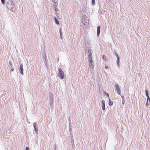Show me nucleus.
Returning <instances> with one entry per match:
<instances>
[{
  "mask_svg": "<svg viewBox=\"0 0 150 150\" xmlns=\"http://www.w3.org/2000/svg\"><path fill=\"white\" fill-rule=\"evenodd\" d=\"M59 32L60 36H62V29L61 28H59Z\"/></svg>",
  "mask_w": 150,
  "mask_h": 150,
  "instance_id": "nucleus-20",
  "label": "nucleus"
},
{
  "mask_svg": "<svg viewBox=\"0 0 150 150\" xmlns=\"http://www.w3.org/2000/svg\"><path fill=\"white\" fill-rule=\"evenodd\" d=\"M50 104H51V105L52 104V103H50Z\"/></svg>",
  "mask_w": 150,
  "mask_h": 150,
  "instance_id": "nucleus-38",
  "label": "nucleus"
},
{
  "mask_svg": "<svg viewBox=\"0 0 150 150\" xmlns=\"http://www.w3.org/2000/svg\"><path fill=\"white\" fill-rule=\"evenodd\" d=\"M108 104L109 106H111L113 104V101L111 100L110 99H109Z\"/></svg>",
  "mask_w": 150,
  "mask_h": 150,
  "instance_id": "nucleus-14",
  "label": "nucleus"
},
{
  "mask_svg": "<svg viewBox=\"0 0 150 150\" xmlns=\"http://www.w3.org/2000/svg\"><path fill=\"white\" fill-rule=\"evenodd\" d=\"M91 3L93 5H94L95 4V0H92Z\"/></svg>",
  "mask_w": 150,
  "mask_h": 150,
  "instance_id": "nucleus-21",
  "label": "nucleus"
},
{
  "mask_svg": "<svg viewBox=\"0 0 150 150\" xmlns=\"http://www.w3.org/2000/svg\"><path fill=\"white\" fill-rule=\"evenodd\" d=\"M105 69H108V67L107 66H105Z\"/></svg>",
  "mask_w": 150,
  "mask_h": 150,
  "instance_id": "nucleus-32",
  "label": "nucleus"
},
{
  "mask_svg": "<svg viewBox=\"0 0 150 150\" xmlns=\"http://www.w3.org/2000/svg\"><path fill=\"white\" fill-rule=\"evenodd\" d=\"M125 101L124 100H122V104L123 105L124 104V103H125Z\"/></svg>",
  "mask_w": 150,
  "mask_h": 150,
  "instance_id": "nucleus-29",
  "label": "nucleus"
},
{
  "mask_svg": "<svg viewBox=\"0 0 150 150\" xmlns=\"http://www.w3.org/2000/svg\"><path fill=\"white\" fill-rule=\"evenodd\" d=\"M60 36V38L62 39V36Z\"/></svg>",
  "mask_w": 150,
  "mask_h": 150,
  "instance_id": "nucleus-35",
  "label": "nucleus"
},
{
  "mask_svg": "<svg viewBox=\"0 0 150 150\" xmlns=\"http://www.w3.org/2000/svg\"><path fill=\"white\" fill-rule=\"evenodd\" d=\"M115 55L117 57H117L118 58H120L119 57V56H118L117 54V53L116 52H115Z\"/></svg>",
  "mask_w": 150,
  "mask_h": 150,
  "instance_id": "nucleus-24",
  "label": "nucleus"
},
{
  "mask_svg": "<svg viewBox=\"0 0 150 150\" xmlns=\"http://www.w3.org/2000/svg\"><path fill=\"white\" fill-rule=\"evenodd\" d=\"M145 93L146 96L147 97V99L148 101H149V102H150V98L149 95V93L148 90L146 89L145 91Z\"/></svg>",
  "mask_w": 150,
  "mask_h": 150,
  "instance_id": "nucleus-8",
  "label": "nucleus"
},
{
  "mask_svg": "<svg viewBox=\"0 0 150 150\" xmlns=\"http://www.w3.org/2000/svg\"><path fill=\"white\" fill-rule=\"evenodd\" d=\"M120 58H117V66L118 67H120Z\"/></svg>",
  "mask_w": 150,
  "mask_h": 150,
  "instance_id": "nucleus-11",
  "label": "nucleus"
},
{
  "mask_svg": "<svg viewBox=\"0 0 150 150\" xmlns=\"http://www.w3.org/2000/svg\"><path fill=\"white\" fill-rule=\"evenodd\" d=\"M105 101L103 100H102L101 101V103L102 104V110H105Z\"/></svg>",
  "mask_w": 150,
  "mask_h": 150,
  "instance_id": "nucleus-7",
  "label": "nucleus"
},
{
  "mask_svg": "<svg viewBox=\"0 0 150 150\" xmlns=\"http://www.w3.org/2000/svg\"><path fill=\"white\" fill-rule=\"evenodd\" d=\"M69 130L70 132V135H71L72 134V133H71V131L72 130V129L71 128H69Z\"/></svg>",
  "mask_w": 150,
  "mask_h": 150,
  "instance_id": "nucleus-22",
  "label": "nucleus"
},
{
  "mask_svg": "<svg viewBox=\"0 0 150 150\" xmlns=\"http://www.w3.org/2000/svg\"><path fill=\"white\" fill-rule=\"evenodd\" d=\"M58 72L57 74L58 77L61 79H63L64 78V74L62 70L60 68L58 69Z\"/></svg>",
  "mask_w": 150,
  "mask_h": 150,
  "instance_id": "nucleus-2",
  "label": "nucleus"
},
{
  "mask_svg": "<svg viewBox=\"0 0 150 150\" xmlns=\"http://www.w3.org/2000/svg\"><path fill=\"white\" fill-rule=\"evenodd\" d=\"M19 70L20 73L22 75H23V69L22 63H21L20 64Z\"/></svg>",
  "mask_w": 150,
  "mask_h": 150,
  "instance_id": "nucleus-5",
  "label": "nucleus"
},
{
  "mask_svg": "<svg viewBox=\"0 0 150 150\" xmlns=\"http://www.w3.org/2000/svg\"><path fill=\"white\" fill-rule=\"evenodd\" d=\"M115 90H116L117 92V94L118 95H120L121 91L119 85L117 84H115Z\"/></svg>",
  "mask_w": 150,
  "mask_h": 150,
  "instance_id": "nucleus-4",
  "label": "nucleus"
},
{
  "mask_svg": "<svg viewBox=\"0 0 150 150\" xmlns=\"http://www.w3.org/2000/svg\"><path fill=\"white\" fill-rule=\"evenodd\" d=\"M121 97L122 98V100H124L125 98L123 96H121Z\"/></svg>",
  "mask_w": 150,
  "mask_h": 150,
  "instance_id": "nucleus-31",
  "label": "nucleus"
},
{
  "mask_svg": "<svg viewBox=\"0 0 150 150\" xmlns=\"http://www.w3.org/2000/svg\"><path fill=\"white\" fill-rule=\"evenodd\" d=\"M148 101H148V100H147V102L146 103V106L148 105H149Z\"/></svg>",
  "mask_w": 150,
  "mask_h": 150,
  "instance_id": "nucleus-28",
  "label": "nucleus"
},
{
  "mask_svg": "<svg viewBox=\"0 0 150 150\" xmlns=\"http://www.w3.org/2000/svg\"><path fill=\"white\" fill-rule=\"evenodd\" d=\"M104 93L105 95L108 98L109 97V95L108 93L105 91H104Z\"/></svg>",
  "mask_w": 150,
  "mask_h": 150,
  "instance_id": "nucleus-19",
  "label": "nucleus"
},
{
  "mask_svg": "<svg viewBox=\"0 0 150 150\" xmlns=\"http://www.w3.org/2000/svg\"><path fill=\"white\" fill-rule=\"evenodd\" d=\"M43 58H44V59H45H45H47V57H46V55L45 53V55H43Z\"/></svg>",
  "mask_w": 150,
  "mask_h": 150,
  "instance_id": "nucleus-23",
  "label": "nucleus"
},
{
  "mask_svg": "<svg viewBox=\"0 0 150 150\" xmlns=\"http://www.w3.org/2000/svg\"><path fill=\"white\" fill-rule=\"evenodd\" d=\"M54 20L55 23L56 24H57V25L59 24V21L56 18H54Z\"/></svg>",
  "mask_w": 150,
  "mask_h": 150,
  "instance_id": "nucleus-16",
  "label": "nucleus"
},
{
  "mask_svg": "<svg viewBox=\"0 0 150 150\" xmlns=\"http://www.w3.org/2000/svg\"><path fill=\"white\" fill-rule=\"evenodd\" d=\"M50 104H51V105L52 104V103H50Z\"/></svg>",
  "mask_w": 150,
  "mask_h": 150,
  "instance_id": "nucleus-39",
  "label": "nucleus"
},
{
  "mask_svg": "<svg viewBox=\"0 0 150 150\" xmlns=\"http://www.w3.org/2000/svg\"><path fill=\"white\" fill-rule=\"evenodd\" d=\"M147 113H148V114H149V112H148H148H147Z\"/></svg>",
  "mask_w": 150,
  "mask_h": 150,
  "instance_id": "nucleus-37",
  "label": "nucleus"
},
{
  "mask_svg": "<svg viewBox=\"0 0 150 150\" xmlns=\"http://www.w3.org/2000/svg\"><path fill=\"white\" fill-rule=\"evenodd\" d=\"M85 17L87 18L86 16H84L82 22V23L84 24V26H85V27L86 26L87 27L89 25L88 20V19H86Z\"/></svg>",
  "mask_w": 150,
  "mask_h": 150,
  "instance_id": "nucleus-3",
  "label": "nucleus"
},
{
  "mask_svg": "<svg viewBox=\"0 0 150 150\" xmlns=\"http://www.w3.org/2000/svg\"><path fill=\"white\" fill-rule=\"evenodd\" d=\"M1 2L3 4H4L5 0H1Z\"/></svg>",
  "mask_w": 150,
  "mask_h": 150,
  "instance_id": "nucleus-26",
  "label": "nucleus"
},
{
  "mask_svg": "<svg viewBox=\"0 0 150 150\" xmlns=\"http://www.w3.org/2000/svg\"><path fill=\"white\" fill-rule=\"evenodd\" d=\"M71 128V127L70 125V124H69V128Z\"/></svg>",
  "mask_w": 150,
  "mask_h": 150,
  "instance_id": "nucleus-33",
  "label": "nucleus"
},
{
  "mask_svg": "<svg viewBox=\"0 0 150 150\" xmlns=\"http://www.w3.org/2000/svg\"><path fill=\"white\" fill-rule=\"evenodd\" d=\"M54 6H55V7H57V5H54Z\"/></svg>",
  "mask_w": 150,
  "mask_h": 150,
  "instance_id": "nucleus-36",
  "label": "nucleus"
},
{
  "mask_svg": "<svg viewBox=\"0 0 150 150\" xmlns=\"http://www.w3.org/2000/svg\"><path fill=\"white\" fill-rule=\"evenodd\" d=\"M100 26H98L97 28V35L98 37L100 33Z\"/></svg>",
  "mask_w": 150,
  "mask_h": 150,
  "instance_id": "nucleus-10",
  "label": "nucleus"
},
{
  "mask_svg": "<svg viewBox=\"0 0 150 150\" xmlns=\"http://www.w3.org/2000/svg\"><path fill=\"white\" fill-rule=\"evenodd\" d=\"M89 65L90 68L92 69H94V65H93V63H89Z\"/></svg>",
  "mask_w": 150,
  "mask_h": 150,
  "instance_id": "nucleus-13",
  "label": "nucleus"
},
{
  "mask_svg": "<svg viewBox=\"0 0 150 150\" xmlns=\"http://www.w3.org/2000/svg\"><path fill=\"white\" fill-rule=\"evenodd\" d=\"M102 58L103 59H105V56L104 55H103L102 56Z\"/></svg>",
  "mask_w": 150,
  "mask_h": 150,
  "instance_id": "nucleus-25",
  "label": "nucleus"
},
{
  "mask_svg": "<svg viewBox=\"0 0 150 150\" xmlns=\"http://www.w3.org/2000/svg\"><path fill=\"white\" fill-rule=\"evenodd\" d=\"M55 12H57V11H58V10L57 9L56 7H55Z\"/></svg>",
  "mask_w": 150,
  "mask_h": 150,
  "instance_id": "nucleus-27",
  "label": "nucleus"
},
{
  "mask_svg": "<svg viewBox=\"0 0 150 150\" xmlns=\"http://www.w3.org/2000/svg\"><path fill=\"white\" fill-rule=\"evenodd\" d=\"M71 135V144L72 145H73L74 144V140L73 139V137L72 135Z\"/></svg>",
  "mask_w": 150,
  "mask_h": 150,
  "instance_id": "nucleus-15",
  "label": "nucleus"
},
{
  "mask_svg": "<svg viewBox=\"0 0 150 150\" xmlns=\"http://www.w3.org/2000/svg\"><path fill=\"white\" fill-rule=\"evenodd\" d=\"M9 65H10V66L9 67L10 68V69H11V71H12L14 70V69H13L12 68V62L11 61H10L9 62Z\"/></svg>",
  "mask_w": 150,
  "mask_h": 150,
  "instance_id": "nucleus-12",
  "label": "nucleus"
},
{
  "mask_svg": "<svg viewBox=\"0 0 150 150\" xmlns=\"http://www.w3.org/2000/svg\"><path fill=\"white\" fill-rule=\"evenodd\" d=\"M33 126L34 128V129L35 132L38 133V127L37 125L36 122H34L33 123Z\"/></svg>",
  "mask_w": 150,
  "mask_h": 150,
  "instance_id": "nucleus-6",
  "label": "nucleus"
},
{
  "mask_svg": "<svg viewBox=\"0 0 150 150\" xmlns=\"http://www.w3.org/2000/svg\"><path fill=\"white\" fill-rule=\"evenodd\" d=\"M88 59L90 58V59H92V53L91 52V50H88Z\"/></svg>",
  "mask_w": 150,
  "mask_h": 150,
  "instance_id": "nucleus-9",
  "label": "nucleus"
},
{
  "mask_svg": "<svg viewBox=\"0 0 150 150\" xmlns=\"http://www.w3.org/2000/svg\"><path fill=\"white\" fill-rule=\"evenodd\" d=\"M47 59H45L44 61V63L46 66V67H47Z\"/></svg>",
  "mask_w": 150,
  "mask_h": 150,
  "instance_id": "nucleus-17",
  "label": "nucleus"
},
{
  "mask_svg": "<svg viewBox=\"0 0 150 150\" xmlns=\"http://www.w3.org/2000/svg\"><path fill=\"white\" fill-rule=\"evenodd\" d=\"M56 0H52V1H53L54 2V1H55Z\"/></svg>",
  "mask_w": 150,
  "mask_h": 150,
  "instance_id": "nucleus-34",
  "label": "nucleus"
},
{
  "mask_svg": "<svg viewBox=\"0 0 150 150\" xmlns=\"http://www.w3.org/2000/svg\"><path fill=\"white\" fill-rule=\"evenodd\" d=\"M25 150H29V148L28 147H26L25 149Z\"/></svg>",
  "mask_w": 150,
  "mask_h": 150,
  "instance_id": "nucleus-30",
  "label": "nucleus"
},
{
  "mask_svg": "<svg viewBox=\"0 0 150 150\" xmlns=\"http://www.w3.org/2000/svg\"><path fill=\"white\" fill-rule=\"evenodd\" d=\"M88 61L89 62V63H93V61L92 59H91L90 58L88 59Z\"/></svg>",
  "mask_w": 150,
  "mask_h": 150,
  "instance_id": "nucleus-18",
  "label": "nucleus"
},
{
  "mask_svg": "<svg viewBox=\"0 0 150 150\" xmlns=\"http://www.w3.org/2000/svg\"><path fill=\"white\" fill-rule=\"evenodd\" d=\"M14 2L12 0H9L6 2V6L8 9L12 12L14 11Z\"/></svg>",
  "mask_w": 150,
  "mask_h": 150,
  "instance_id": "nucleus-1",
  "label": "nucleus"
}]
</instances>
